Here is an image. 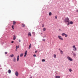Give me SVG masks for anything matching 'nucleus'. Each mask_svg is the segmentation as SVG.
<instances>
[{"mask_svg":"<svg viewBox=\"0 0 78 78\" xmlns=\"http://www.w3.org/2000/svg\"><path fill=\"white\" fill-rule=\"evenodd\" d=\"M27 51H26L25 53V55H24V57H26V56H27Z\"/></svg>","mask_w":78,"mask_h":78,"instance_id":"nucleus-6","label":"nucleus"},{"mask_svg":"<svg viewBox=\"0 0 78 78\" xmlns=\"http://www.w3.org/2000/svg\"><path fill=\"white\" fill-rule=\"evenodd\" d=\"M16 35H14L13 37V40H16Z\"/></svg>","mask_w":78,"mask_h":78,"instance_id":"nucleus-7","label":"nucleus"},{"mask_svg":"<svg viewBox=\"0 0 78 78\" xmlns=\"http://www.w3.org/2000/svg\"><path fill=\"white\" fill-rule=\"evenodd\" d=\"M35 53H37V51H35Z\"/></svg>","mask_w":78,"mask_h":78,"instance_id":"nucleus-41","label":"nucleus"},{"mask_svg":"<svg viewBox=\"0 0 78 78\" xmlns=\"http://www.w3.org/2000/svg\"><path fill=\"white\" fill-rule=\"evenodd\" d=\"M42 27H44V24H42Z\"/></svg>","mask_w":78,"mask_h":78,"instance_id":"nucleus-33","label":"nucleus"},{"mask_svg":"<svg viewBox=\"0 0 78 78\" xmlns=\"http://www.w3.org/2000/svg\"><path fill=\"white\" fill-rule=\"evenodd\" d=\"M67 58L69 61H73V59L69 56H68L67 57Z\"/></svg>","mask_w":78,"mask_h":78,"instance_id":"nucleus-2","label":"nucleus"},{"mask_svg":"<svg viewBox=\"0 0 78 78\" xmlns=\"http://www.w3.org/2000/svg\"><path fill=\"white\" fill-rule=\"evenodd\" d=\"M70 24H73V22L70 21Z\"/></svg>","mask_w":78,"mask_h":78,"instance_id":"nucleus-25","label":"nucleus"},{"mask_svg":"<svg viewBox=\"0 0 78 78\" xmlns=\"http://www.w3.org/2000/svg\"><path fill=\"white\" fill-rule=\"evenodd\" d=\"M69 71L70 72H72V69H69Z\"/></svg>","mask_w":78,"mask_h":78,"instance_id":"nucleus-29","label":"nucleus"},{"mask_svg":"<svg viewBox=\"0 0 78 78\" xmlns=\"http://www.w3.org/2000/svg\"><path fill=\"white\" fill-rule=\"evenodd\" d=\"M22 27H25V24H22Z\"/></svg>","mask_w":78,"mask_h":78,"instance_id":"nucleus-24","label":"nucleus"},{"mask_svg":"<svg viewBox=\"0 0 78 78\" xmlns=\"http://www.w3.org/2000/svg\"><path fill=\"white\" fill-rule=\"evenodd\" d=\"M19 45L18 46H16V49H17L18 48H19Z\"/></svg>","mask_w":78,"mask_h":78,"instance_id":"nucleus-13","label":"nucleus"},{"mask_svg":"<svg viewBox=\"0 0 78 78\" xmlns=\"http://www.w3.org/2000/svg\"><path fill=\"white\" fill-rule=\"evenodd\" d=\"M72 47L73 48H75V45H74Z\"/></svg>","mask_w":78,"mask_h":78,"instance_id":"nucleus-27","label":"nucleus"},{"mask_svg":"<svg viewBox=\"0 0 78 78\" xmlns=\"http://www.w3.org/2000/svg\"><path fill=\"white\" fill-rule=\"evenodd\" d=\"M72 53L73 54V57L74 58H76V53L73 52H72Z\"/></svg>","mask_w":78,"mask_h":78,"instance_id":"nucleus-3","label":"nucleus"},{"mask_svg":"<svg viewBox=\"0 0 78 78\" xmlns=\"http://www.w3.org/2000/svg\"><path fill=\"white\" fill-rule=\"evenodd\" d=\"M19 41L20 42H21V40H19Z\"/></svg>","mask_w":78,"mask_h":78,"instance_id":"nucleus-39","label":"nucleus"},{"mask_svg":"<svg viewBox=\"0 0 78 78\" xmlns=\"http://www.w3.org/2000/svg\"><path fill=\"white\" fill-rule=\"evenodd\" d=\"M17 49H16V51H17Z\"/></svg>","mask_w":78,"mask_h":78,"instance_id":"nucleus-42","label":"nucleus"},{"mask_svg":"<svg viewBox=\"0 0 78 78\" xmlns=\"http://www.w3.org/2000/svg\"><path fill=\"white\" fill-rule=\"evenodd\" d=\"M65 34H66L64 33H63L62 34V36H65Z\"/></svg>","mask_w":78,"mask_h":78,"instance_id":"nucleus-18","label":"nucleus"},{"mask_svg":"<svg viewBox=\"0 0 78 78\" xmlns=\"http://www.w3.org/2000/svg\"><path fill=\"white\" fill-rule=\"evenodd\" d=\"M65 37H67V34H65Z\"/></svg>","mask_w":78,"mask_h":78,"instance_id":"nucleus-26","label":"nucleus"},{"mask_svg":"<svg viewBox=\"0 0 78 78\" xmlns=\"http://www.w3.org/2000/svg\"><path fill=\"white\" fill-rule=\"evenodd\" d=\"M61 52H62V54H63V51H62V50H60V51Z\"/></svg>","mask_w":78,"mask_h":78,"instance_id":"nucleus-31","label":"nucleus"},{"mask_svg":"<svg viewBox=\"0 0 78 78\" xmlns=\"http://www.w3.org/2000/svg\"><path fill=\"white\" fill-rule=\"evenodd\" d=\"M77 12H78V10H77Z\"/></svg>","mask_w":78,"mask_h":78,"instance_id":"nucleus-45","label":"nucleus"},{"mask_svg":"<svg viewBox=\"0 0 78 78\" xmlns=\"http://www.w3.org/2000/svg\"><path fill=\"white\" fill-rule=\"evenodd\" d=\"M8 72L9 73H11V70L9 69Z\"/></svg>","mask_w":78,"mask_h":78,"instance_id":"nucleus-16","label":"nucleus"},{"mask_svg":"<svg viewBox=\"0 0 78 78\" xmlns=\"http://www.w3.org/2000/svg\"><path fill=\"white\" fill-rule=\"evenodd\" d=\"M12 29H13L14 30V25H12Z\"/></svg>","mask_w":78,"mask_h":78,"instance_id":"nucleus-30","label":"nucleus"},{"mask_svg":"<svg viewBox=\"0 0 78 78\" xmlns=\"http://www.w3.org/2000/svg\"><path fill=\"white\" fill-rule=\"evenodd\" d=\"M64 21L65 22H69V18L66 17L65 18Z\"/></svg>","mask_w":78,"mask_h":78,"instance_id":"nucleus-1","label":"nucleus"},{"mask_svg":"<svg viewBox=\"0 0 78 78\" xmlns=\"http://www.w3.org/2000/svg\"><path fill=\"white\" fill-rule=\"evenodd\" d=\"M28 35L29 36H31V34L30 32H29L28 34Z\"/></svg>","mask_w":78,"mask_h":78,"instance_id":"nucleus-10","label":"nucleus"},{"mask_svg":"<svg viewBox=\"0 0 78 78\" xmlns=\"http://www.w3.org/2000/svg\"><path fill=\"white\" fill-rule=\"evenodd\" d=\"M45 60L44 59H43L42 60V62H45Z\"/></svg>","mask_w":78,"mask_h":78,"instance_id":"nucleus-21","label":"nucleus"},{"mask_svg":"<svg viewBox=\"0 0 78 78\" xmlns=\"http://www.w3.org/2000/svg\"><path fill=\"white\" fill-rule=\"evenodd\" d=\"M46 30V29L45 28H44L43 29V30L44 31H45Z\"/></svg>","mask_w":78,"mask_h":78,"instance_id":"nucleus-14","label":"nucleus"},{"mask_svg":"<svg viewBox=\"0 0 78 78\" xmlns=\"http://www.w3.org/2000/svg\"><path fill=\"white\" fill-rule=\"evenodd\" d=\"M23 53L21 54L20 55V57H22V56H23Z\"/></svg>","mask_w":78,"mask_h":78,"instance_id":"nucleus-17","label":"nucleus"},{"mask_svg":"<svg viewBox=\"0 0 78 78\" xmlns=\"http://www.w3.org/2000/svg\"><path fill=\"white\" fill-rule=\"evenodd\" d=\"M30 78H32V76H30Z\"/></svg>","mask_w":78,"mask_h":78,"instance_id":"nucleus-43","label":"nucleus"},{"mask_svg":"<svg viewBox=\"0 0 78 78\" xmlns=\"http://www.w3.org/2000/svg\"><path fill=\"white\" fill-rule=\"evenodd\" d=\"M59 50H60V51H61V49H59Z\"/></svg>","mask_w":78,"mask_h":78,"instance_id":"nucleus-40","label":"nucleus"},{"mask_svg":"<svg viewBox=\"0 0 78 78\" xmlns=\"http://www.w3.org/2000/svg\"><path fill=\"white\" fill-rule=\"evenodd\" d=\"M73 51H76L77 50L76 48L75 47L73 49Z\"/></svg>","mask_w":78,"mask_h":78,"instance_id":"nucleus-11","label":"nucleus"},{"mask_svg":"<svg viewBox=\"0 0 78 78\" xmlns=\"http://www.w3.org/2000/svg\"><path fill=\"white\" fill-rule=\"evenodd\" d=\"M15 74L16 76H19V73H18L17 71H16Z\"/></svg>","mask_w":78,"mask_h":78,"instance_id":"nucleus-5","label":"nucleus"},{"mask_svg":"<svg viewBox=\"0 0 78 78\" xmlns=\"http://www.w3.org/2000/svg\"><path fill=\"white\" fill-rule=\"evenodd\" d=\"M13 61L14 62H16V57H14L13 59Z\"/></svg>","mask_w":78,"mask_h":78,"instance_id":"nucleus-9","label":"nucleus"},{"mask_svg":"<svg viewBox=\"0 0 78 78\" xmlns=\"http://www.w3.org/2000/svg\"><path fill=\"white\" fill-rule=\"evenodd\" d=\"M16 22L15 21H13V25H16Z\"/></svg>","mask_w":78,"mask_h":78,"instance_id":"nucleus-12","label":"nucleus"},{"mask_svg":"<svg viewBox=\"0 0 78 78\" xmlns=\"http://www.w3.org/2000/svg\"><path fill=\"white\" fill-rule=\"evenodd\" d=\"M11 43L12 44H13V43H14V41H12V42H11Z\"/></svg>","mask_w":78,"mask_h":78,"instance_id":"nucleus-36","label":"nucleus"},{"mask_svg":"<svg viewBox=\"0 0 78 78\" xmlns=\"http://www.w3.org/2000/svg\"><path fill=\"white\" fill-rule=\"evenodd\" d=\"M34 33V34H35V33Z\"/></svg>","mask_w":78,"mask_h":78,"instance_id":"nucleus-44","label":"nucleus"},{"mask_svg":"<svg viewBox=\"0 0 78 78\" xmlns=\"http://www.w3.org/2000/svg\"><path fill=\"white\" fill-rule=\"evenodd\" d=\"M55 19H57V16H55Z\"/></svg>","mask_w":78,"mask_h":78,"instance_id":"nucleus-37","label":"nucleus"},{"mask_svg":"<svg viewBox=\"0 0 78 78\" xmlns=\"http://www.w3.org/2000/svg\"><path fill=\"white\" fill-rule=\"evenodd\" d=\"M42 41H45V40L44 39H42Z\"/></svg>","mask_w":78,"mask_h":78,"instance_id":"nucleus-34","label":"nucleus"},{"mask_svg":"<svg viewBox=\"0 0 78 78\" xmlns=\"http://www.w3.org/2000/svg\"><path fill=\"white\" fill-rule=\"evenodd\" d=\"M51 12H50L49 13V16H51Z\"/></svg>","mask_w":78,"mask_h":78,"instance_id":"nucleus-22","label":"nucleus"},{"mask_svg":"<svg viewBox=\"0 0 78 78\" xmlns=\"http://www.w3.org/2000/svg\"><path fill=\"white\" fill-rule=\"evenodd\" d=\"M59 31H62V30H61V29H59Z\"/></svg>","mask_w":78,"mask_h":78,"instance_id":"nucleus-35","label":"nucleus"},{"mask_svg":"<svg viewBox=\"0 0 78 78\" xmlns=\"http://www.w3.org/2000/svg\"><path fill=\"white\" fill-rule=\"evenodd\" d=\"M54 57L55 58H56V55L55 54H54Z\"/></svg>","mask_w":78,"mask_h":78,"instance_id":"nucleus-19","label":"nucleus"},{"mask_svg":"<svg viewBox=\"0 0 78 78\" xmlns=\"http://www.w3.org/2000/svg\"><path fill=\"white\" fill-rule=\"evenodd\" d=\"M58 37L59 39H60V40H63V38L61 37L60 36H58Z\"/></svg>","mask_w":78,"mask_h":78,"instance_id":"nucleus-4","label":"nucleus"},{"mask_svg":"<svg viewBox=\"0 0 78 78\" xmlns=\"http://www.w3.org/2000/svg\"><path fill=\"white\" fill-rule=\"evenodd\" d=\"M68 22L67 25H70V23L69 22Z\"/></svg>","mask_w":78,"mask_h":78,"instance_id":"nucleus-28","label":"nucleus"},{"mask_svg":"<svg viewBox=\"0 0 78 78\" xmlns=\"http://www.w3.org/2000/svg\"><path fill=\"white\" fill-rule=\"evenodd\" d=\"M31 44H30L29 45V49H30L31 48Z\"/></svg>","mask_w":78,"mask_h":78,"instance_id":"nucleus-15","label":"nucleus"},{"mask_svg":"<svg viewBox=\"0 0 78 78\" xmlns=\"http://www.w3.org/2000/svg\"><path fill=\"white\" fill-rule=\"evenodd\" d=\"M5 55H7V52H5Z\"/></svg>","mask_w":78,"mask_h":78,"instance_id":"nucleus-38","label":"nucleus"},{"mask_svg":"<svg viewBox=\"0 0 78 78\" xmlns=\"http://www.w3.org/2000/svg\"><path fill=\"white\" fill-rule=\"evenodd\" d=\"M10 57H11V58H12V57H14V55L12 54V55H10Z\"/></svg>","mask_w":78,"mask_h":78,"instance_id":"nucleus-20","label":"nucleus"},{"mask_svg":"<svg viewBox=\"0 0 78 78\" xmlns=\"http://www.w3.org/2000/svg\"><path fill=\"white\" fill-rule=\"evenodd\" d=\"M19 55H18L17 57V61H19Z\"/></svg>","mask_w":78,"mask_h":78,"instance_id":"nucleus-8","label":"nucleus"},{"mask_svg":"<svg viewBox=\"0 0 78 78\" xmlns=\"http://www.w3.org/2000/svg\"><path fill=\"white\" fill-rule=\"evenodd\" d=\"M55 78H60V76H56Z\"/></svg>","mask_w":78,"mask_h":78,"instance_id":"nucleus-23","label":"nucleus"},{"mask_svg":"<svg viewBox=\"0 0 78 78\" xmlns=\"http://www.w3.org/2000/svg\"><path fill=\"white\" fill-rule=\"evenodd\" d=\"M33 56H34V57H36V55L35 54H34L33 55Z\"/></svg>","mask_w":78,"mask_h":78,"instance_id":"nucleus-32","label":"nucleus"}]
</instances>
